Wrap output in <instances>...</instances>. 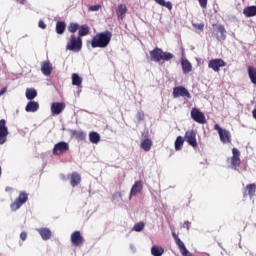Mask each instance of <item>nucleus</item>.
Masks as SVG:
<instances>
[{"instance_id": "nucleus-1", "label": "nucleus", "mask_w": 256, "mask_h": 256, "mask_svg": "<svg viewBox=\"0 0 256 256\" xmlns=\"http://www.w3.org/2000/svg\"><path fill=\"white\" fill-rule=\"evenodd\" d=\"M112 37L113 33L109 30L97 33L91 40L92 49H97V47L99 49H105L106 47H109Z\"/></svg>"}, {"instance_id": "nucleus-2", "label": "nucleus", "mask_w": 256, "mask_h": 256, "mask_svg": "<svg viewBox=\"0 0 256 256\" xmlns=\"http://www.w3.org/2000/svg\"><path fill=\"white\" fill-rule=\"evenodd\" d=\"M175 56L171 52H164L163 49L156 47L150 51V61L159 63L160 61H171Z\"/></svg>"}, {"instance_id": "nucleus-3", "label": "nucleus", "mask_w": 256, "mask_h": 256, "mask_svg": "<svg viewBox=\"0 0 256 256\" xmlns=\"http://www.w3.org/2000/svg\"><path fill=\"white\" fill-rule=\"evenodd\" d=\"M66 49L67 51L79 53V51L83 49V39H81L79 36H75V34H72L67 42Z\"/></svg>"}, {"instance_id": "nucleus-4", "label": "nucleus", "mask_w": 256, "mask_h": 256, "mask_svg": "<svg viewBox=\"0 0 256 256\" xmlns=\"http://www.w3.org/2000/svg\"><path fill=\"white\" fill-rule=\"evenodd\" d=\"M27 201H29V194L25 191L20 192L18 198L10 205L11 211H18Z\"/></svg>"}, {"instance_id": "nucleus-5", "label": "nucleus", "mask_w": 256, "mask_h": 256, "mask_svg": "<svg viewBox=\"0 0 256 256\" xmlns=\"http://www.w3.org/2000/svg\"><path fill=\"white\" fill-rule=\"evenodd\" d=\"M214 129L218 132L221 143H224V145L231 143V132L229 130L221 128L219 124H215Z\"/></svg>"}, {"instance_id": "nucleus-6", "label": "nucleus", "mask_w": 256, "mask_h": 256, "mask_svg": "<svg viewBox=\"0 0 256 256\" xmlns=\"http://www.w3.org/2000/svg\"><path fill=\"white\" fill-rule=\"evenodd\" d=\"M184 141L190 145V147H193V149H196L198 147L197 144V130H187L184 135Z\"/></svg>"}, {"instance_id": "nucleus-7", "label": "nucleus", "mask_w": 256, "mask_h": 256, "mask_svg": "<svg viewBox=\"0 0 256 256\" xmlns=\"http://www.w3.org/2000/svg\"><path fill=\"white\" fill-rule=\"evenodd\" d=\"M172 237H173L182 256H193V254L191 252H189V250H187L185 243H183V241H181V238H179V235H177V233L172 232Z\"/></svg>"}, {"instance_id": "nucleus-8", "label": "nucleus", "mask_w": 256, "mask_h": 256, "mask_svg": "<svg viewBox=\"0 0 256 256\" xmlns=\"http://www.w3.org/2000/svg\"><path fill=\"white\" fill-rule=\"evenodd\" d=\"M191 119L200 125H205L207 123V119L205 118V114L201 112L198 108H192L191 112Z\"/></svg>"}, {"instance_id": "nucleus-9", "label": "nucleus", "mask_w": 256, "mask_h": 256, "mask_svg": "<svg viewBox=\"0 0 256 256\" xmlns=\"http://www.w3.org/2000/svg\"><path fill=\"white\" fill-rule=\"evenodd\" d=\"M67 151H69V143L61 141L54 145L52 153L55 156H59L64 155V153H67Z\"/></svg>"}, {"instance_id": "nucleus-10", "label": "nucleus", "mask_w": 256, "mask_h": 256, "mask_svg": "<svg viewBox=\"0 0 256 256\" xmlns=\"http://www.w3.org/2000/svg\"><path fill=\"white\" fill-rule=\"evenodd\" d=\"M9 135V129L7 128V121L5 119L0 120V145L7 143V136Z\"/></svg>"}, {"instance_id": "nucleus-11", "label": "nucleus", "mask_w": 256, "mask_h": 256, "mask_svg": "<svg viewBox=\"0 0 256 256\" xmlns=\"http://www.w3.org/2000/svg\"><path fill=\"white\" fill-rule=\"evenodd\" d=\"M226 65H227V62L221 58L212 59L208 63L209 69H212L216 73H219V71H221V67H225Z\"/></svg>"}, {"instance_id": "nucleus-12", "label": "nucleus", "mask_w": 256, "mask_h": 256, "mask_svg": "<svg viewBox=\"0 0 256 256\" xmlns=\"http://www.w3.org/2000/svg\"><path fill=\"white\" fill-rule=\"evenodd\" d=\"M241 152H239V149L233 148L232 149V157L228 158V161H230L232 169H237L239 165H241Z\"/></svg>"}, {"instance_id": "nucleus-13", "label": "nucleus", "mask_w": 256, "mask_h": 256, "mask_svg": "<svg viewBox=\"0 0 256 256\" xmlns=\"http://www.w3.org/2000/svg\"><path fill=\"white\" fill-rule=\"evenodd\" d=\"M70 241L74 247H81L85 243V238H83L80 231H74L70 236Z\"/></svg>"}, {"instance_id": "nucleus-14", "label": "nucleus", "mask_w": 256, "mask_h": 256, "mask_svg": "<svg viewBox=\"0 0 256 256\" xmlns=\"http://www.w3.org/2000/svg\"><path fill=\"white\" fill-rule=\"evenodd\" d=\"M173 97H187V99H191V93L189 90L183 86H177L173 89Z\"/></svg>"}, {"instance_id": "nucleus-15", "label": "nucleus", "mask_w": 256, "mask_h": 256, "mask_svg": "<svg viewBox=\"0 0 256 256\" xmlns=\"http://www.w3.org/2000/svg\"><path fill=\"white\" fill-rule=\"evenodd\" d=\"M127 4H119L116 7V15L118 21H123L125 17L127 16Z\"/></svg>"}, {"instance_id": "nucleus-16", "label": "nucleus", "mask_w": 256, "mask_h": 256, "mask_svg": "<svg viewBox=\"0 0 256 256\" xmlns=\"http://www.w3.org/2000/svg\"><path fill=\"white\" fill-rule=\"evenodd\" d=\"M65 111V103L63 102H54L51 104V113L52 115H61Z\"/></svg>"}, {"instance_id": "nucleus-17", "label": "nucleus", "mask_w": 256, "mask_h": 256, "mask_svg": "<svg viewBox=\"0 0 256 256\" xmlns=\"http://www.w3.org/2000/svg\"><path fill=\"white\" fill-rule=\"evenodd\" d=\"M68 179L70 181L71 187H77V185H81V174H79V172H72L68 175Z\"/></svg>"}, {"instance_id": "nucleus-18", "label": "nucleus", "mask_w": 256, "mask_h": 256, "mask_svg": "<svg viewBox=\"0 0 256 256\" xmlns=\"http://www.w3.org/2000/svg\"><path fill=\"white\" fill-rule=\"evenodd\" d=\"M242 193H243L244 198L250 197V199H252L256 193V184L252 183V184L246 185V187L243 189Z\"/></svg>"}, {"instance_id": "nucleus-19", "label": "nucleus", "mask_w": 256, "mask_h": 256, "mask_svg": "<svg viewBox=\"0 0 256 256\" xmlns=\"http://www.w3.org/2000/svg\"><path fill=\"white\" fill-rule=\"evenodd\" d=\"M216 29L217 33L215 34V37L217 41H225V39H227V30L225 29V26L219 25Z\"/></svg>"}, {"instance_id": "nucleus-20", "label": "nucleus", "mask_w": 256, "mask_h": 256, "mask_svg": "<svg viewBox=\"0 0 256 256\" xmlns=\"http://www.w3.org/2000/svg\"><path fill=\"white\" fill-rule=\"evenodd\" d=\"M143 191V182L141 180L136 181L131 188L130 197H135L138 193Z\"/></svg>"}, {"instance_id": "nucleus-21", "label": "nucleus", "mask_w": 256, "mask_h": 256, "mask_svg": "<svg viewBox=\"0 0 256 256\" xmlns=\"http://www.w3.org/2000/svg\"><path fill=\"white\" fill-rule=\"evenodd\" d=\"M41 71L43 75H46L47 77H49V75H51V73L53 72V65L51 64V62L49 61L42 62Z\"/></svg>"}, {"instance_id": "nucleus-22", "label": "nucleus", "mask_w": 256, "mask_h": 256, "mask_svg": "<svg viewBox=\"0 0 256 256\" xmlns=\"http://www.w3.org/2000/svg\"><path fill=\"white\" fill-rule=\"evenodd\" d=\"M181 65H182V71L185 75L193 71V65H191V62H189V60L182 59Z\"/></svg>"}, {"instance_id": "nucleus-23", "label": "nucleus", "mask_w": 256, "mask_h": 256, "mask_svg": "<svg viewBox=\"0 0 256 256\" xmlns=\"http://www.w3.org/2000/svg\"><path fill=\"white\" fill-rule=\"evenodd\" d=\"M38 233L43 241H49V239H51L52 232L49 228H40L38 229Z\"/></svg>"}, {"instance_id": "nucleus-24", "label": "nucleus", "mask_w": 256, "mask_h": 256, "mask_svg": "<svg viewBox=\"0 0 256 256\" xmlns=\"http://www.w3.org/2000/svg\"><path fill=\"white\" fill-rule=\"evenodd\" d=\"M38 110H39V103L35 101L28 102V104L25 107V111H27V113H35V111H38Z\"/></svg>"}, {"instance_id": "nucleus-25", "label": "nucleus", "mask_w": 256, "mask_h": 256, "mask_svg": "<svg viewBox=\"0 0 256 256\" xmlns=\"http://www.w3.org/2000/svg\"><path fill=\"white\" fill-rule=\"evenodd\" d=\"M140 147L143 149V151H151V148L153 147V141L149 138H146L140 143Z\"/></svg>"}, {"instance_id": "nucleus-26", "label": "nucleus", "mask_w": 256, "mask_h": 256, "mask_svg": "<svg viewBox=\"0 0 256 256\" xmlns=\"http://www.w3.org/2000/svg\"><path fill=\"white\" fill-rule=\"evenodd\" d=\"M245 17H255L256 15V6H248L243 10Z\"/></svg>"}, {"instance_id": "nucleus-27", "label": "nucleus", "mask_w": 256, "mask_h": 256, "mask_svg": "<svg viewBox=\"0 0 256 256\" xmlns=\"http://www.w3.org/2000/svg\"><path fill=\"white\" fill-rule=\"evenodd\" d=\"M65 29H67V24L63 21H58L56 23V33L58 35H63L65 33Z\"/></svg>"}, {"instance_id": "nucleus-28", "label": "nucleus", "mask_w": 256, "mask_h": 256, "mask_svg": "<svg viewBox=\"0 0 256 256\" xmlns=\"http://www.w3.org/2000/svg\"><path fill=\"white\" fill-rule=\"evenodd\" d=\"M248 75L251 83L256 85V68L254 66H248Z\"/></svg>"}, {"instance_id": "nucleus-29", "label": "nucleus", "mask_w": 256, "mask_h": 256, "mask_svg": "<svg viewBox=\"0 0 256 256\" xmlns=\"http://www.w3.org/2000/svg\"><path fill=\"white\" fill-rule=\"evenodd\" d=\"M89 141H90V143L97 145V143H99V141H101V136L97 132H90Z\"/></svg>"}, {"instance_id": "nucleus-30", "label": "nucleus", "mask_w": 256, "mask_h": 256, "mask_svg": "<svg viewBox=\"0 0 256 256\" xmlns=\"http://www.w3.org/2000/svg\"><path fill=\"white\" fill-rule=\"evenodd\" d=\"M185 143V138L178 136L174 142L175 150L181 151L183 149V144Z\"/></svg>"}, {"instance_id": "nucleus-31", "label": "nucleus", "mask_w": 256, "mask_h": 256, "mask_svg": "<svg viewBox=\"0 0 256 256\" xmlns=\"http://www.w3.org/2000/svg\"><path fill=\"white\" fill-rule=\"evenodd\" d=\"M89 31H90V28L87 24L80 26L79 32H78V35H79L78 37H80V39H81L82 37L89 35Z\"/></svg>"}, {"instance_id": "nucleus-32", "label": "nucleus", "mask_w": 256, "mask_h": 256, "mask_svg": "<svg viewBox=\"0 0 256 256\" xmlns=\"http://www.w3.org/2000/svg\"><path fill=\"white\" fill-rule=\"evenodd\" d=\"M83 83V78L79 76V74L74 73L72 74V85H75L76 87H81V84Z\"/></svg>"}, {"instance_id": "nucleus-33", "label": "nucleus", "mask_w": 256, "mask_h": 256, "mask_svg": "<svg viewBox=\"0 0 256 256\" xmlns=\"http://www.w3.org/2000/svg\"><path fill=\"white\" fill-rule=\"evenodd\" d=\"M35 97H37V90H35V88H27L26 89V98L29 101H33V99H35Z\"/></svg>"}, {"instance_id": "nucleus-34", "label": "nucleus", "mask_w": 256, "mask_h": 256, "mask_svg": "<svg viewBox=\"0 0 256 256\" xmlns=\"http://www.w3.org/2000/svg\"><path fill=\"white\" fill-rule=\"evenodd\" d=\"M73 136L75 137V139H77V141H85V138L87 137L85 132L81 130H74Z\"/></svg>"}, {"instance_id": "nucleus-35", "label": "nucleus", "mask_w": 256, "mask_h": 256, "mask_svg": "<svg viewBox=\"0 0 256 256\" xmlns=\"http://www.w3.org/2000/svg\"><path fill=\"white\" fill-rule=\"evenodd\" d=\"M151 253H152V255H154V256H161V255H163V253H165V250H164L162 247L153 246V247L151 248Z\"/></svg>"}, {"instance_id": "nucleus-36", "label": "nucleus", "mask_w": 256, "mask_h": 256, "mask_svg": "<svg viewBox=\"0 0 256 256\" xmlns=\"http://www.w3.org/2000/svg\"><path fill=\"white\" fill-rule=\"evenodd\" d=\"M158 5H161L162 7H166L171 11L173 9V4L171 2H165V0H155Z\"/></svg>"}, {"instance_id": "nucleus-37", "label": "nucleus", "mask_w": 256, "mask_h": 256, "mask_svg": "<svg viewBox=\"0 0 256 256\" xmlns=\"http://www.w3.org/2000/svg\"><path fill=\"white\" fill-rule=\"evenodd\" d=\"M80 26L77 23H70L68 26V31L69 33H77V31H79Z\"/></svg>"}, {"instance_id": "nucleus-38", "label": "nucleus", "mask_w": 256, "mask_h": 256, "mask_svg": "<svg viewBox=\"0 0 256 256\" xmlns=\"http://www.w3.org/2000/svg\"><path fill=\"white\" fill-rule=\"evenodd\" d=\"M145 229V223L144 222H139L134 225L133 230L136 231L137 233L143 231Z\"/></svg>"}, {"instance_id": "nucleus-39", "label": "nucleus", "mask_w": 256, "mask_h": 256, "mask_svg": "<svg viewBox=\"0 0 256 256\" xmlns=\"http://www.w3.org/2000/svg\"><path fill=\"white\" fill-rule=\"evenodd\" d=\"M194 29H196V31H200V33H203V29H205V24L204 23H196V24H192Z\"/></svg>"}, {"instance_id": "nucleus-40", "label": "nucleus", "mask_w": 256, "mask_h": 256, "mask_svg": "<svg viewBox=\"0 0 256 256\" xmlns=\"http://www.w3.org/2000/svg\"><path fill=\"white\" fill-rule=\"evenodd\" d=\"M99 9H101V4H96L89 6L88 11H99Z\"/></svg>"}, {"instance_id": "nucleus-41", "label": "nucleus", "mask_w": 256, "mask_h": 256, "mask_svg": "<svg viewBox=\"0 0 256 256\" xmlns=\"http://www.w3.org/2000/svg\"><path fill=\"white\" fill-rule=\"evenodd\" d=\"M198 2L202 9H207V0H198Z\"/></svg>"}, {"instance_id": "nucleus-42", "label": "nucleus", "mask_w": 256, "mask_h": 256, "mask_svg": "<svg viewBox=\"0 0 256 256\" xmlns=\"http://www.w3.org/2000/svg\"><path fill=\"white\" fill-rule=\"evenodd\" d=\"M137 119L138 121H143V119H145V114L143 112H138Z\"/></svg>"}, {"instance_id": "nucleus-43", "label": "nucleus", "mask_w": 256, "mask_h": 256, "mask_svg": "<svg viewBox=\"0 0 256 256\" xmlns=\"http://www.w3.org/2000/svg\"><path fill=\"white\" fill-rule=\"evenodd\" d=\"M38 26L40 27V29H47V25L45 24V22L43 20H40L38 22Z\"/></svg>"}, {"instance_id": "nucleus-44", "label": "nucleus", "mask_w": 256, "mask_h": 256, "mask_svg": "<svg viewBox=\"0 0 256 256\" xmlns=\"http://www.w3.org/2000/svg\"><path fill=\"white\" fill-rule=\"evenodd\" d=\"M183 228L187 229V231H189V229H191V222L185 221L183 224Z\"/></svg>"}, {"instance_id": "nucleus-45", "label": "nucleus", "mask_w": 256, "mask_h": 256, "mask_svg": "<svg viewBox=\"0 0 256 256\" xmlns=\"http://www.w3.org/2000/svg\"><path fill=\"white\" fill-rule=\"evenodd\" d=\"M20 239H21L22 241H25V240L27 239V233H26V232H21V234H20Z\"/></svg>"}, {"instance_id": "nucleus-46", "label": "nucleus", "mask_w": 256, "mask_h": 256, "mask_svg": "<svg viewBox=\"0 0 256 256\" xmlns=\"http://www.w3.org/2000/svg\"><path fill=\"white\" fill-rule=\"evenodd\" d=\"M17 3H19L20 5H25V3L27 2V0H16Z\"/></svg>"}, {"instance_id": "nucleus-47", "label": "nucleus", "mask_w": 256, "mask_h": 256, "mask_svg": "<svg viewBox=\"0 0 256 256\" xmlns=\"http://www.w3.org/2000/svg\"><path fill=\"white\" fill-rule=\"evenodd\" d=\"M5 93H7V88H3V89L0 91V97H1V95H5Z\"/></svg>"}, {"instance_id": "nucleus-48", "label": "nucleus", "mask_w": 256, "mask_h": 256, "mask_svg": "<svg viewBox=\"0 0 256 256\" xmlns=\"http://www.w3.org/2000/svg\"><path fill=\"white\" fill-rule=\"evenodd\" d=\"M5 191H6L7 193H9L10 191H13V188L7 186V187L5 188Z\"/></svg>"}, {"instance_id": "nucleus-49", "label": "nucleus", "mask_w": 256, "mask_h": 256, "mask_svg": "<svg viewBox=\"0 0 256 256\" xmlns=\"http://www.w3.org/2000/svg\"><path fill=\"white\" fill-rule=\"evenodd\" d=\"M0 177H1V166H0Z\"/></svg>"}, {"instance_id": "nucleus-50", "label": "nucleus", "mask_w": 256, "mask_h": 256, "mask_svg": "<svg viewBox=\"0 0 256 256\" xmlns=\"http://www.w3.org/2000/svg\"><path fill=\"white\" fill-rule=\"evenodd\" d=\"M62 178L65 179V175H63Z\"/></svg>"}]
</instances>
